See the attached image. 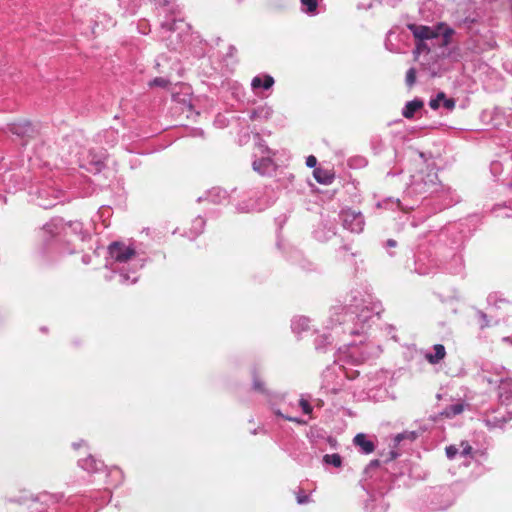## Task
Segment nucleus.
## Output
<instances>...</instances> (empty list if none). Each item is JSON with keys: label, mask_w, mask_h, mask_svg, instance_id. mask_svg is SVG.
<instances>
[{"label": "nucleus", "mask_w": 512, "mask_h": 512, "mask_svg": "<svg viewBox=\"0 0 512 512\" xmlns=\"http://www.w3.org/2000/svg\"><path fill=\"white\" fill-rule=\"evenodd\" d=\"M108 251L111 258L120 263H126L136 255L134 248L117 241L109 245Z\"/></svg>", "instance_id": "nucleus-1"}, {"label": "nucleus", "mask_w": 512, "mask_h": 512, "mask_svg": "<svg viewBox=\"0 0 512 512\" xmlns=\"http://www.w3.org/2000/svg\"><path fill=\"white\" fill-rule=\"evenodd\" d=\"M408 28L417 40L426 41L440 36V31H437V25L432 28L424 25L409 24Z\"/></svg>", "instance_id": "nucleus-2"}, {"label": "nucleus", "mask_w": 512, "mask_h": 512, "mask_svg": "<svg viewBox=\"0 0 512 512\" xmlns=\"http://www.w3.org/2000/svg\"><path fill=\"white\" fill-rule=\"evenodd\" d=\"M9 131L19 137H31L33 127L29 121H20L9 124Z\"/></svg>", "instance_id": "nucleus-3"}, {"label": "nucleus", "mask_w": 512, "mask_h": 512, "mask_svg": "<svg viewBox=\"0 0 512 512\" xmlns=\"http://www.w3.org/2000/svg\"><path fill=\"white\" fill-rule=\"evenodd\" d=\"M274 164L270 157H262L253 162V169L261 175H265L269 173V171L273 168Z\"/></svg>", "instance_id": "nucleus-4"}, {"label": "nucleus", "mask_w": 512, "mask_h": 512, "mask_svg": "<svg viewBox=\"0 0 512 512\" xmlns=\"http://www.w3.org/2000/svg\"><path fill=\"white\" fill-rule=\"evenodd\" d=\"M353 442L356 446H359L366 454L372 453L375 449L374 443L368 440L366 435L363 433L357 434L354 437Z\"/></svg>", "instance_id": "nucleus-5"}, {"label": "nucleus", "mask_w": 512, "mask_h": 512, "mask_svg": "<svg viewBox=\"0 0 512 512\" xmlns=\"http://www.w3.org/2000/svg\"><path fill=\"white\" fill-rule=\"evenodd\" d=\"M313 176L315 180L320 184H330L333 181L334 174L331 170L324 169V168H315L313 171Z\"/></svg>", "instance_id": "nucleus-6"}, {"label": "nucleus", "mask_w": 512, "mask_h": 512, "mask_svg": "<svg viewBox=\"0 0 512 512\" xmlns=\"http://www.w3.org/2000/svg\"><path fill=\"white\" fill-rule=\"evenodd\" d=\"M424 106V103L422 100L420 99H414L412 101H409L403 111H402V115L406 118V119H412L414 117V114L422 109Z\"/></svg>", "instance_id": "nucleus-7"}, {"label": "nucleus", "mask_w": 512, "mask_h": 512, "mask_svg": "<svg viewBox=\"0 0 512 512\" xmlns=\"http://www.w3.org/2000/svg\"><path fill=\"white\" fill-rule=\"evenodd\" d=\"M437 31H440V35L442 36V47H446L450 45L452 36L455 34L454 29L447 26L445 23L437 24Z\"/></svg>", "instance_id": "nucleus-8"}, {"label": "nucleus", "mask_w": 512, "mask_h": 512, "mask_svg": "<svg viewBox=\"0 0 512 512\" xmlns=\"http://www.w3.org/2000/svg\"><path fill=\"white\" fill-rule=\"evenodd\" d=\"M445 355V347L442 344H436L434 346V354H428L426 358L431 364H437L445 357Z\"/></svg>", "instance_id": "nucleus-9"}, {"label": "nucleus", "mask_w": 512, "mask_h": 512, "mask_svg": "<svg viewBox=\"0 0 512 512\" xmlns=\"http://www.w3.org/2000/svg\"><path fill=\"white\" fill-rule=\"evenodd\" d=\"M273 84H274V79L272 76H269V75H265L263 79L258 76L254 77L252 80V83H251V85L254 89L260 88V87H263L264 89H269L273 86Z\"/></svg>", "instance_id": "nucleus-10"}, {"label": "nucleus", "mask_w": 512, "mask_h": 512, "mask_svg": "<svg viewBox=\"0 0 512 512\" xmlns=\"http://www.w3.org/2000/svg\"><path fill=\"white\" fill-rule=\"evenodd\" d=\"M464 406L461 403L451 405L445 408L439 415L445 418H452L456 415H459L463 412Z\"/></svg>", "instance_id": "nucleus-11"}, {"label": "nucleus", "mask_w": 512, "mask_h": 512, "mask_svg": "<svg viewBox=\"0 0 512 512\" xmlns=\"http://www.w3.org/2000/svg\"><path fill=\"white\" fill-rule=\"evenodd\" d=\"M323 461L326 464L333 465L334 467H340L342 464V458L339 454H326L323 457Z\"/></svg>", "instance_id": "nucleus-12"}, {"label": "nucleus", "mask_w": 512, "mask_h": 512, "mask_svg": "<svg viewBox=\"0 0 512 512\" xmlns=\"http://www.w3.org/2000/svg\"><path fill=\"white\" fill-rule=\"evenodd\" d=\"M98 464L102 465V462L97 461L94 457L90 456L83 461V467L91 472L98 471L100 468Z\"/></svg>", "instance_id": "nucleus-13"}, {"label": "nucleus", "mask_w": 512, "mask_h": 512, "mask_svg": "<svg viewBox=\"0 0 512 512\" xmlns=\"http://www.w3.org/2000/svg\"><path fill=\"white\" fill-rule=\"evenodd\" d=\"M170 85V81L163 77H156L149 82L150 87L167 88Z\"/></svg>", "instance_id": "nucleus-14"}, {"label": "nucleus", "mask_w": 512, "mask_h": 512, "mask_svg": "<svg viewBox=\"0 0 512 512\" xmlns=\"http://www.w3.org/2000/svg\"><path fill=\"white\" fill-rule=\"evenodd\" d=\"M423 52L429 53L430 48L425 41L417 40L416 47L414 50L415 58H417Z\"/></svg>", "instance_id": "nucleus-15"}, {"label": "nucleus", "mask_w": 512, "mask_h": 512, "mask_svg": "<svg viewBox=\"0 0 512 512\" xmlns=\"http://www.w3.org/2000/svg\"><path fill=\"white\" fill-rule=\"evenodd\" d=\"M416 82V69L410 68L406 73V84L408 87H412Z\"/></svg>", "instance_id": "nucleus-16"}, {"label": "nucleus", "mask_w": 512, "mask_h": 512, "mask_svg": "<svg viewBox=\"0 0 512 512\" xmlns=\"http://www.w3.org/2000/svg\"><path fill=\"white\" fill-rule=\"evenodd\" d=\"M350 216H353L354 220L357 222V228H351V230L353 231H361L362 230V225H363V219L360 215H354V214H350V213H346L345 214V219H344V222L346 223L348 221V217Z\"/></svg>", "instance_id": "nucleus-17"}, {"label": "nucleus", "mask_w": 512, "mask_h": 512, "mask_svg": "<svg viewBox=\"0 0 512 512\" xmlns=\"http://www.w3.org/2000/svg\"><path fill=\"white\" fill-rule=\"evenodd\" d=\"M253 387L258 392H261V393L265 392V385H264L263 381H261V379L258 377L254 378Z\"/></svg>", "instance_id": "nucleus-18"}, {"label": "nucleus", "mask_w": 512, "mask_h": 512, "mask_svg": "<svg viewBox=\"0 0 512 512\" xmlns=\"http://www.w3.org/2000/svg\"><path fill=\"white\" fill-rule=\"evenodd\" d=\"M299 405L301 406V408L305 414H310L312 412V406L309 404V402L307 400L301 399L299 401Z\"/></svg>", "instance_id": "nucleus-19"}, {"label": "nucleus", "mask_w": 512, "mask_h": 512, "mask_svg": "<svg viewBox=\"0 0 512 512\" xmlns=\"http://www.w3.org/2000/svg\"><path fill=\"white\" fill-rule=\"evenodd\" d=\"M303 4L306 6L305 11L307 13L315 12L318 7V2H303Z\"/></svg>", "instance_id": "nucleus-20"}, {"label": "nucleus", "mask_w": 512, "mask_h": 512, "mask_svg": "<svg viewBox=\"0 0 512 512\" xmlns=\"http://www.w3.org/2000/svg\"><path fill=\"white\" fill-rule=\"evenodd\" d=\"M455 100L452 99V98H446L444 101H443V106L448 109V110H452L455 108Z\"/></svg>", "instance_id": "nucleus-21"}, {"label": "nucleus", "mask_w": 512, "mask_h": 512, "mask_svg": "<svg viewBox=\"0 0 512 512\" xmlns=\"http://www.w3.org/2000/svg\"><path fill=\"white\" fill-rule=\"evenodd\" d=\"M458 452V449L455 447V446H449L446 448V454L448 456V458L452 459L455 457V455L457 454Z\"/></svg>", "instance_id": "nucleus-22"}, {"label": "nucleus", "mask_w": 512, "mask_h": 512, "mask_svg": "<svg viewBox=\"0 0 512 512\" xmlns=\"http://www.w3.org/2000/svg\"><path fill=\"white\" fill-rule=\"evenodd\" d=\"M461 446L463 448L462 450V455L466 456V455H469L471 452H472V447L469 445L468 442H462L461 443Z\"/></svg>", "instance_id": "nucleus-23"}, {"label": "nucleus", "mask_w": 512, "mask_h": 512, "mask_svg": "<svg viewBox=\"0 0 512 512\" xmlns=\"http://www.w3.org/2000/svg\"><path fill=\"white\" fill-rule=\"evenodd\" d=\"M458 21H459V24H460V25H462V24H463V25H467V24H469V23H474V22H476V21H477V19H476L475 17L467 16V17H465V18H463V19H458Z\"/></svg>", "instance_id": "nucleus-24"}, {"label": "nucleus", "mask_w": 512, "mask_h": 512, "mask_svg": "<svg viewBox=\"0 0 512 512\" xmlns=\"http://www.w3.org/2000/svg\"><path fill=\"white\" fill-rule=\"evenodd\" d=\"M316 164H317V159H316V157H315V156L310 155V156H308V157H307V159H306V165H307L308 167H310V168H314V167L316 166Z\"/></svg>", "instance_id": "nucleus-25"}, {"label": "nucleus", "mask_w": 512, "mask_h": 512, "mask_svg": "<svg viewBox=\"0 0 512 512\" xmlns=\"http://www.w3.org/2000/svg\"><path fill=\"white\" fill-rule=\"evenodd\" d=\"M429 106H430L432 109L436 110V109H438V108H439L440 103H439V101H438L436 98H435V99H431V100H430V102H429Z\"/></svg>", "instance_id": "nucleus-26"}, {"label": "nucleus", "mask_w": 512, "mask_h": 512, "mask_svg": "<svg viewBox=\"0 0 512 512\" xmlns=\"http://www.w3.org/2000/svg\"><path fill=\"white\" fill-rule=\"evenodd\" d=\"M297 500H298V503L302 504V503L308 502L309 497L307 495L298 496Z\"/></svg>", "instance_id": "nucleus-27"}, {"label": "nucleus", "mask_w": 512, "mask_h": 512, "mask_svg": "<svg viewBox=\"0 0 512 512\" xmlns=\"http://www.w3.org/2000/svg\"><path fill=\"white\" fill-rule=\"evenodd\" d=\"M436 99L440 102V101H444L446 99V95L444 92H440L437 94V97Z\"/></svg>", "instance_id": "nucleus-28"}, {"label": "nucleus", "mask_w": 512, "mask_h": 512, "mask_svg": "<svg viewBox=\"0 0 512 512\" xmlns=\"http://www.w3.org/2000/svg\"><path fill=\"white\" fill-rule=\"evenodd\" d=\"M287 420L289 421H292V422H296L298 424H304L305 422L300 420V419H297V418H293V417H286Z\"/></svg>", "instance_id": "nucleus-29"}, {"label": "nucleus", "mask_w": 512, "mask_h": 512, "mask_svg": "<svg viewBox=\"0 0 512 512\" xmlns=\"http://www.w3.org/2000/svg\"><path fill=\"white\" fill-rule=\"evenodd\" d=\"M387 244H388V246H390V247H395L397 243H396V241H395V240L390 239V240H388Z\"/></svg>", "instance_id": "nucleus-30"}, {"label": "nucleus", "mask_w": 512, "mask_h": 512, "mask_svg": "<svg viewBox=\"0 0 512 512\" xmlns=\"http://www.w3.org/2000/svg\"><path fill=\"white\" fill-rule=\"evenodd\" d=\"M503 341L512 345V338L511 337H504Z\"/></svg>", "instance_id": "nucleus-31"}]
</instances>
